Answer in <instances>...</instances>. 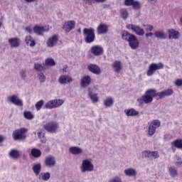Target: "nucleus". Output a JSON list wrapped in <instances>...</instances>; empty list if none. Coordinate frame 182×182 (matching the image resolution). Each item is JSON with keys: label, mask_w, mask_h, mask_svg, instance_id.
I'll return each instance as SVG.
<instances>
[{"label": "nucleus", "mask_w": 182, "mask_h": 182, "mask_svg": "<svg viewBox=\"0 0 182 182\" xmlns=\"http://www.w3.org/2000/svg\"><path fill=\"white\" fill-rule=\"evenodd\" d=\"M157 99V95L156 94V90L149 89L145 92V94L141 97L136 100L137 103L139 106H143V105H149L153 102V98Z\"/></svg>", "instance_id": "nucleus-1"}, {"label": "nucleus", "mask_w": 182, "mask_h": 182, "mask_svg": "<svg viewBox=\"0 0 182 182\" xmlns=\"http://www.w3.org/2000/svg\"><path fill=\"white\" fill-rule=\"evenodd\" d=\"M83 36L85 38V42L86 43H92L96 39V35L95 34V28H85L83 29Z\"/></svg>", "instance_id": "nucleus-2"}, {"label": "nucleus", "mask_w": 182, "mask_h": 182, "mask_svg": "<svg viewBox=\"0 0 182 182\" xmlns=\"http://www.w3.org/2000/svg\"><path fill=\"white\" fill-rule=\"evenodd\" d=\"M26 133H28V129L20 128L13 132L12 137L14 140H25L26 139Z\"/></svg>", "instance_id": "nucleus-3"}, {"label": "nucleus", "mask_w": 182, "mask_h": 182, "mask_svg": "<svg viewBox=\"0 0 182 182\" xmlns=\"http://www.w3.org/2000/svg\"><path fill=\"white\" fill-rule=\"evenodd\" d=\"M43 129L48 133H56L58 129H59V123L55 121L49 122L43 125Z\"/></svg>", "instance_id": "nucleus-4"}, {"label": "nucleus", "mask_w": 182, "mask_h": 182, "mask_svg": "<svg viewBox=\"0 0 182 182\" xmlns=\"http://www.w3.org/2000/svg\"><path fill=\"white\" fill-rule=\"evenodd\" d=\"M163 68H164V65L161 63L150 64L146 72V76H153L156 70H160V69H163Z\"/></svg>", "instance_id": "nucleus-5"}, {"label": "nucleus", "mask_w": 182, "mask_h": 182, "mask_svg": "<svg viewBox=\"0 0 182 182\" xmlns=\"http://www.w3.org/2000/svg\"><path fill=\"white\" fill-rule=\"evenodd\" d=\"M161 124V122H160V120L159 119L152 120L149 124L148 134H149V136H153V134L156 133V129H158V127H160Z\"/></svg>", "instance_id": "nucleus-6"}, {"label": "nucleus", "mask_w": 182, "mask_h": 182, "mask_svg": "<svg viewBox=\"0 0 182 182\" xmlns=\"http://www.w3.org/2000/svg\"><path fill=\"white\" fill-rule=\"evenodd\" d=\"M95 166L92 164L89 159H85L82 162L81 171L82 173H86V171H93Z\"/></svg>", "instance_id": "nucleus-7"}, {"label": "nucleus", "mask_w": 182, "mask_h": 182, "mask_svg": "<svg viewBox=\"0 0 182 182\" xmlns=\"http://www.w3.org/2000/svg\"><path fill=\"white\" fill-rule=\"evenodd\" d=\"M63 103L64 101L62 100H52L46 104L45 107L46 109H55L62 106Z\"/></svg>", "instance_id": "nucleus-8"}, {"label": "nucleus", "mask_w": 182, "mask_h": 182, "mask_svg": "<svg viewBox=\"0 0 182 182\" xmlns=\"http://www.w3.org/2000/svg\"><path fill=\"white\" fill-rule=\"evenodd\" d=\"M142 157L144 159H150V160L159 159L160 154L157 151H142Z\"/></svg>", "instance_id": "nucleus-9"}, {"label": "nucleus", "mask_w": 182, "mask_h": 182, "mask_svg": "<svg viewBox=\"0 0 182 182\" xmlns=\"http://www.w3.org/2000/svg\"><path fill=\"white\" fill-rule=\"evenodd\" d=\"M173 93H174L173 89L165 90L159 92H157V90H156V100H159V99H164V97L171 96Z\"/></svg>", "instance_id": "nucleus-10"}, {"label": "nucleus", "mask_w": 182, "mask_h": 182, "mask_svg": "<svg viewBox=\"0 0 182 182\" xmlns=\"http://www.w3.org/2000/svg\"><path fill=\"white\" fill-rule=\"evenodd\" d=\"M125 6H132L133 9L139 11L141 8V4L138 1L134 0H124Z\"/></svg>", "instance_id": "nucleus-11"}, {"label": "nucleus", "mask_w": 182, "mask_h": 182, "mask_svg": "<svg viewBox=\"0 0 182 182\" xmlns=\"http://www.w3.org/2000/svg\"><path fill=\"white\" fill-rule=\"evenodd\" d=\"M127 28L132 29V31L135 32L139 36H143V35H144V30L134 24H128Z\"/></svg>", "instance_id": "nucleus-12"}, {"label": "nucleus", "mask_w": 182, "mask_h": 182, "mask_svg": "<svg viewBox=\"0 0 182 182\" xmlns=\"http://www.w3.org/2000/svg\"><path fill=\"white\" fill-rule=\"evenodd\" d=\"M44 163L46 167H55L56 166V158L50 155L46 157Z\"/></svg>", "instance_id": "nucleus-13"}, {"label": "nucleus", "mask_w": 182, "mask_h": 182, "mask_svg": "<svg viewBox=\"0 0 182 182\" xmlns=\"http://www.w3.org/2000/svg\"><path fill=\"white\" fill-rule=\"evenodd\" d=\"M58 82L60 85H66L68 83H71L73 82V78L70 75H61L58 78Z\"/></svg>", "instance_id": "nucleus-14"}, {"label": "nucleus", "mask_w": 182, "mask_h": 182, "mask_svg": "<svg viewBox=\"0 0 182 182\" xmlns=\"http://www.w3.org/2000/svg\"><path fill=\"white\" fill-rule=\"evenodd\" d=\"M8 100L9 102H11V103H13V105H15L16 106H23L22 100H21L19 97L16 96V95L8 97Z\"/></svg>", "instance_id": "nucleus-15"}, {"label": "nucleus", "mask_w": 182, "mask_h": 182, "mask_svg": "<svg viewBox=\"0 0 182 182\" xmlns=\"http://www.w3.org/2000/svg\"><path fill=\"white\" fill-rule=\"evenodd\" d=\"M91 53L94 55V56H100L103 55V47L101 46H93L91 48Z\"/></svg>", "instance_id": "nucleus-16"}, {"label": "nucleus", "mask_w": 182, "mask_h": 182, "mask_svg": "<svg viewBox=\"0 0 182 182\" xmlns=\"http://www.w3.org/2000/svg\"><path fill=\"white\" fill-rule=\"evenodd\" d=\"M128 43L131 49H137V48H139V39H137V37H136L134 35V36L129 38Z\"/></svg>", "instance_id": "nucleus-17"}, {"label": "nucleus", "mask_w": 182, "mask_h": 182, "mask_svg": "<svg viewBox=\"0 0 182 182\" xmlns=\"http://www.w3.org/2000/svg\"><path fill=\"white\" fill-rule=\"evenodd\" d=\"M58 41H59V38L58 37V35H54L51 38H49L47 41V46L48 48H53V46H56L58 44Z\"/></svg>", "instance_id": "nucleus-18"}, {"label": "nucleus", "mask_w": 182, "mask_h": 182, "mask_svg": "<svg viewBox=\"0 0 182 182\" xmlns=\"http://www.w3.org/2000/svg\"><path fill=\"white\" fill-rule=\"evenodd\" d=\"M168 39H178L180 38V32L173 28L168 29Z\"/></svg>", "instance_id": "nucleus-19"}, {"label": "nucleus", "mask_w": 182, "mask_h": 182, "mask_svg": "<svg viewBox=\"0 0 182 182\" xmlns=\"http://www.w3.org/2000/svg\"><path fill=\"white\" fill-rule=\"evenodd\" d=\"M92 83V78L89 75H85L81 78L80 85L82 87H87Z\"/></svg>", "instance_id": "nucleus-20"}, {"label": "nucleus", "mask_w": 182, "mask_h": 182, "mask_svg": "<svg viewBox=\"0 0 182 182\" xmlns=\"http://www.w3.org/2000/svg\"><path fill=\"white\" fill-rule=\"evenodd\" d=\"M48 31H49V28H47L46 26H36L33 28V31L37 35H43V33L48 32Z\"/></svg>", "instance_id": "nucleus-21"}, {"label": "nucleus", "mask_w": 182, "mask_h": 182, "mask_svg": "<svg viewBox=\"0 0 182 182\" xmlns=\"http://www.w3.org/2000/svg\"><path fill=\"white\" fill-rule=\"evenodd\" d=\"M87 69L90 70V72H92V73H95V75H100L102 72L99 66L95 64H90L87 66Z\"/></svg>", "instance_id": "nucleus-22"}, {"label": "nucleus", "mask_w": 182, "mask_h": 182, "mask_svg": "<svg viewBox=\"0 0 182 182\" xmlns=\"http://www.w3.org/2000/svg\"><path fill=\"white\" fill-rule=\"evenodd\" d=\"M124 113L126 116H128L129 117H134L136 116H139V111L136 110L134 108H130L124 109Z\"/></svg>", "instance_id": "nucleus-23"}, {"label": "nucleus", "mask_w": 182, "mask_h": 182, "mask_svg": "<svg viewBox=\"0 0 182 182\" xmlns=\"http://www.w3.org/2000/svg\"><path fill=\"white\" fill-rule=\"evenodd\" d=\"M98 35H103L109 32V27L106 24H100L97 28Z\"/></svg>", "instance_id": "nucleus-24"}, {"label": "nucleus", "mask_w": 182, "mask_h": 182, "mask_svg": "<svg viewBox=\"0 0 182 182\" xmlns=\"http://www.w3.org/2000/svg\"><path fill=\"white\" fill-rule=\"evenodd\" d=\"M9 43L11 48H18L21 45V41L18 38H11L9 39Z\"/></svg>", "instance_id": "nucleus-25"}, {"label": "nucleus", "mask_w": 182, "mask_h": 182, "mask_svg": "<svg viewBox=\"0 0 182 182\" xmlns=\"http://www.w3.org/2000/svg\"><path fill=\"white\" fill-rule=\"evenodd\" d=\"M9 154L14 160H18L21 157V151L18 149H11Z\"/></svg>", "instance_id": "nucleus-26"}, {"label": "nucleus", "mask_w": 182, "mask_h": 182, "mask_svg": "<svg viewBox=\"0 0 182 182\" xmlns=\"http://www.w3.org/2000/svg\"><path fill=\"white\" fill-rule=\"evenodd\" d=\"M114 72H120L123 67L122 66V61L120 60H115L114 63L112 65Z\"/></svg>", "instance_id": "nucleus-27"}, {"label": "nucleus", "mask_w": 182, "mask_h": 182, "mask_svg": "<svg viewBox=\"0 0 182 182\" xmlns=\"http://www.w3.org/2000/svg\"><path fill=\"white\" fill-rule=\"evenodd\" d=\"M69 151L71 154L74 155L82 154V153H83V150L79 146H72L69 149Z\"/></svg>", "instance_id": "nucleus-28"}, {"label": "nucleus", "mask_w": 182, "mask_h": 182, "mask_svg": "<svg viewBox=\"0 0 182 182\" xmlns=\"http://www.w3.org/2000/svg\"><path fill=\"white\" fill-rule=\"evenodd\" d=\"M103 103L105 107H112V106H113V104L114 103V100L112 97H109L104 100Z\"/></svg>", "instance_id": "nucleus-29"}, {"label": "nucleus", "mask_w": 182, "mask_h": 182, "mask_svg": "<svg viewBox=\"0 0 182 182\" xmlns=\"http://www.w3.org/2000/svg\"><path fill=\"white\" fill-rule=\"evenodd\" d=\"M134 36V35L133 34H130L129 31H122V39H123V41H126L127 42H129L130 38H133Z\"/></svg>", "instance_id": "nucleus-30"}, {"label": "nucleus", "mask_w": 182, "mask_h": 182, "mask_svg": "<svg viewBox=\"0 0 182 182\" xmlns=\"http://www.w3.org/2000/svg\"><path fill=\"white\" fill-rule=\"evenodd\" d=\"M154 36L158 39H166L167 38V34H166L164 33V31H156L154 33Z\"/></svg>", "instance_id": "nucleus-31"}, {"label": "nucleus", "mask_w": 182, "mask_h": 182, "mask_svg": "<svg viewBox=\"0 0 182 182\" xmlns=\"http://www.w3.org/2000/svg\"><path fill=\"white\" fill-rule=\"evenodd\" d=\"M26 45H29V46L33 47L36 45L35 40L31 36H26Z\"/></svg>", "instance_id": "nucleus-32"}, {"label": "nucleus", "mask_w": 182, "mask_h": 182, "mask_svg": "<svg viewBox=\"0 0 182 182\" xmlns=\"http://www.w3.org/2000/svg\"><path fill=\"white\" fill-rule=\"evenodd\" d=\"M88 96L92 103H97V102H99V96H97V94H93L92 91H90L88 92Z\"/></svg>", "instance_id": "nucleus-33"}, {"label": "nucleus", "mask_w": 182, "mask_h": 182, "mask_svg": "<svg viewBox=\"0 0 182 182\" xmlns=\"http://www.w3.org/2000/svg\"><path fill=\"white\" fill-rule=\"evenodd\" d=\"M41 169L42 165L41 164H36L33 166V171L36 174V176H39Z\"/></svg>", "instance_id": "nucleus-34"}, {"label": "nucleus", "mask_w": 182, "mask_h": 182, "mask_svg": "<svg viewBox=\"0 0 182 182\" xmlns=\"http://www.w3.org/2000/svg\"><path fill=\"white\" fill-rule=\"evenodd\" d=\"M124 174L128 177H134L137 174V172L133 168H127L124 170Z\"/></svg>", "instance_id": "nucleus-35"}, {"label": "nucleus", "mask_w": 182, "mask_h": 182, "mask_svg": "<svg viewBox=\"0 0 182 182\" xmlns=\"http://www.w3.org/2000/svg\"><path fill=\"white\" fill-rule=\"evenodd\" d=\"M34 69L37 70V72H43V70H46V67H45V64H39L35 63L34 64Z\"/></svg>", "instance_id": "nucleus-36"}, {"label": "nucleus", "mask_w": 182, "mask_h": 182, "mask_svg": "<svg viewBox=\"0 0 182 182\" xmlns=\"http://www.w3.org/2000/svg\"><path fill=\"white\" fill-rule=\"evenodd\" d=\"M31 155L33 156V157L38 159V157H41V156H42V152L41 151V150L34 148L31 149Z\"/></svg>", "instance_id": "nucleus-37"}, {"label": "nucleus", "mask_w": 182, "mask_h": 182, "mask_svg": "<svg viewBox=\"0 0 182 182\" xmlns=\"http://www.w3.org/2000/svg\"><path fill=\"white\" fill-rule=\"evenodd\" d=\"M75 28V23H65L63 26V29L65 30L66 32H70Z\"/></svg>", "instance_id": "nucleus-38"}, {"label": "nucleus", "mask_w": 182, "mask_h": 182, "mask_svg": "<svg viewBox=\"0 0 182 182\" xmlns=\"http://www.w3.org/2000/svg\"><path fill=\"white\" fill-rule=\"evenodd\" d=\"M119 14L123 19H127V18L129 16V11H127V9H121Z\"/></svg>", "instance_id": "nucleus-39"}, {"label": "nucleus", "mask_w": 182, "mask_h": 182, "mask_svg": "<svg viewBox=\"0 0 182 182\" xmlns=\"http://www.w3.org/2000/svg\"><path fill=\"white\" fill-rule=\"evenodd\" d=\"M172 145L176 149H182V139H178L172 142Z\"/></svg>", "instance_id": "nucleus-40"}, {"label": "nucleus", "mask_w": 182, "mask_h": 182, "mask_svg": "<svg viewBox=\"0 0 182 182\" xmlns=\"http://www.w3.org/2000/svg\"><path fill=\"white\" fill-rule=\"evenodd\" d=\"M168 171L171 177H177V176H178V172L177 171V169L174 167L169 168Z\"/></svg>", "instance_id": "nucleus-41"}, {"label": "nucleus", "mask_w": 182, "mask_h": 182, "mask_svg": "<svg viewBox=\"0 0 182 182\" xmlns=\"http://www.w3.org/2000/svg\"><path fill=\"white\" fill-rule=\"evenodd\" d=\"M23 116L25 119H27V120H32L35 116L33 115L32 112L31 111H26L23 112Z\"/></svg>", "instance_id": "nucleus-42"}, {"label": "nucleus", "mask_w": 182, "mask_h": 182, "mask_svg": "<svg viewBox=\"0 0 182 182\" xmlns=\"http://www.w3.org/2000/svg\"><path fill=\"white\" fill-rule=\"evenodd\" d=\"M45 65L46 66H55L56 65V63H55V60L53 58H47L45 61Z\"/></svg>", "instance_id": "nucleus-43"}, {"label": "nucleus", "mask_w": 182, "mask_h": 182, "mask_svg": "<svg viewBox=\"0 0 182 182\" xmlns=\"http://www.w3.org/2000/svg\"><path fill=\"white\" fill-rule=\"evenodd\" d=\"M45 104V102H43V100H41L36 103V109L38 112L42 109V107Z\"/></svg>", "instance_id": "nucleus-44"}, {"label": "nucleus", "mask_w": 182, "mask_h": 182, "mask_svg": "<svg viewBox=\"0 0 182 182\" xmlns=\"http://www.w3.org/2000/svg\"><path fill=\"white\" fill-rule=\"evenodd\" d=\"M41 178L43 181H48L50 178V173L49 172L44 173Z\"/></svg>", "instance_id": "nucleus-45"}, {"label": "nucleus", "mask_w": 182, "mask_h": 182, "mask_svg": "<svg viewBox=\"0 0 182 182\" xmlns=\"http://www.w3.org/2000/svg\"><path fill=\"white\" fill-rule=\"evenodd\" d=\"M38 77L40 82H41V83H43V82H45V80H46V77L45 76L43 73L38 74Z\"/></svg>", "instance_id": "nucleus-46"}, {"label": "nucleus", "mask_w": 182, "mask_h": 182, "mask_svg": "<svg viewBox=\"0 0 182 182\" xmlns=\"http://www.w3.org/2000/svg\"><path fill=\"white\" fill-rule=\"evenodd\" d=\"M144 28H145V31H146V32H151V31H153V26L150 25V24H146L144 25Z\"/></svg>", "instance_id": "nucleus-47"}, {"label": "nucleus", "mask_w": 182, "mask_h": 182, "mask_svg": "<svg viewBox=\"0 0 182 182\" xmlns=\"http://www.w3.org/2000/svg\"><path fill=\"white\" fill-rule=\"evenodd\" d=\"M175 166H176V167L182 166V159L181 158L178 159V161L175 163Z\"/></svg>", "instance_id": "nucleus-48"}, {"label": "nucleus", "mask_w": 182, "mask_h": 182, "mask_svg": "<svg viewBox=\"0 0 182 182\" xmlns=\"http://www.w3.org/2000/svg\"><path fill=\"white\" fill-rule=\"evenodd\" d=\"M109 182H122V179L119 177H115L109 181Z\"/></svg>", "instance_id": "nucleus-49"}, {"label": "nucleus", "mask_w": 182, "mask_h": 182, "mask_svg": "<svg viewBox=\"0 0 182 182\" xmlns=\"http://www.w3.org/2000/svg\"><path fill=\"white\" fill-rule=\"evenodd\" d=\"M85 4L87 5H92V4H95V0H83Z\"/></svg>", "instance_id": "nucleus-50"}, {"label": "nucleus", "mask_w": 182, "mask_h": 182, "mask_svg": "<svg viewBox=\"0 0 182 182\" xmlns=\"http://www.w3.org/2000/svg\"><path fill=\"white\" fill-rule=\"evenodd\" d=\"M176 86H182V80L178 79L176 80Z\"/></svg>", "instance_id": "nucleus-51"}, {"label": "nucleus", "mask_w": 182, "mask_h": 182, "mask_svg": "<svg viewBox=\"0 0 182 182\" xmlns=\"http://www.w3.org/2000/svg\"><path fill=\"white\" fill-rule=\"evenodd\" d=\"M37 134H38V139H42V137H43V136H45V133H43L42 132H38Z\"/></svg>", "instance_id": "nucleus-52"}, {"label": "nucleus", "mask_w": 182, "mask_h": 182, "mask_svg": "<svg viewBox=\"0 0 182 182\" xmlns=\"http://www.w3.org/2000/svg\"><path fill=\"white\" fill-rule=\"evenodd\" d=\"M40 139L41 143H46V136H45V135L42 136Z\"/></svg>", "instance_id": "nucleus-53"}, {"label": "nucleus", "mask_w": 182, "mask_h": 182, "mask_svg": "<svg viewBox=\"0 0 182 182\" xmlns=\"http://www.w3.org/2000/svg\"><path fill=\"white\" fill-rule=\"evenodd\" d=\"M21 77H23V79H25V77H26V71H22L21 73Z\"/></svg>", "instance_id": "nucleus-54"}, {"label": "nucleus", "mask_w": 182, "mask_h": 182, "mask_svg": "<svg viewBox=\"0 0 182 182\" xmlns=\"http://www.w3.org/2000/svg\"><path fill=\"white\" fill-rule=\"evenodd\" d=\"M153 36V33H147L145 34L146 38L151 37Z\"/></svg>", "instance_id": "nucleus-55"}, {"label": "nucleus", "mask_w": 182, "mask_h": 182, "mask_svg": "<svg viewBox=\"0 0 182 182\" xmlns=\"http://www.w3.org/2000/svg\"><path fill=\"white\" fill-rule=\"evenodd\" d=\"M5 140V136L0 135V143H2Z\"/></svg>", "instance_id": "nucleus-56"}, {"label": "nucleus", "mask_w": 182, "mask_h": 182, "mask_svg": "<svg viewBox=\"0 0 182 182\" xmlns=\"http://www.w3.org/2000/svg\"><path fill=\"white\" fill-rule=\"evenodd\" d=\"M107 0H95V2H98V3H103V2H106Z\"/></svg>", "instance_id": "nucleus-57"}, {"label": "nucleus", "mask_w": 182, "mask_h": 182, "mask_svg": "<svg viewBox=\"0 0 182 182\" xmlns=\"http://www.w3.org/2000/svg\"><path fill=\"white\" fill-rule=\"evenodd\" d=\"M26 29V31H28V32H29V33H31L32 32V29H31V28H29V27H27Z\"/></svg>", "instance_id": "nucleus-58"}, {"label": "nucleus", "mask_w": 182, "mask_h": 182, "mask_svg": "<svg viewBox=\"0 0 182 182\" xmlns=\"http://www.w3.org/2000/svg\"><path fill=\"white\" fill-rule=\"evenodd\" d=\"M26 2H33L35 1V0H25Z\"/></svg>", "instance_id": "nucleus-59"}, {"label": "nucleus", "mask_w": 182, "mask_h": 182, "mask_svg": "<svg viewBox=\"0 0 182 182\" xmlns=\"http://www.w3.org/2000/svg\"><path fill=\"white\" fill-rule=\"evenodd\" d=\"M63 72H66V67H64V68H63Z\"/></svg>", "instance_id": "nucleus-60"}, {"label": "nucleus", "mask_w": 182, "mask_h": 182, "mask_svg": "<svg viewBox=\"0 0 182 182\" xmlns=\"http://www.w3.org/2000/svg\"><path fill=\"white\" fill-rule=\"evenodd\" d=\"M68 23H75L74 21H68Z\"/></svg>", "instance_id": "nucleus-61"}]
</instances>
